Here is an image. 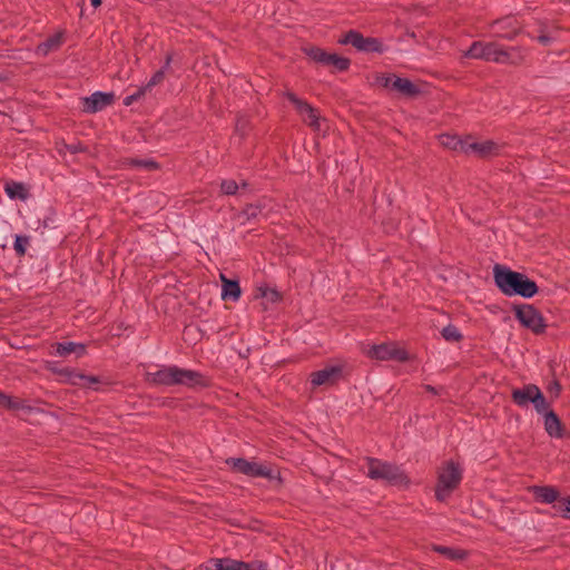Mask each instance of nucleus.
Listing matches in <instances>:
<instances>
[{"mask_svg": "<svg viewBox=\"0 0 570 570\" xmlns=\"http://www.w3.org/2000/svg\"><path fill=\"white\" fill-rule=\"evenodd\" d=\"M543 424L549 436L556 439L563 438L564 428L554 411L547 412L546 415H543Z\"/></svg>", "mask_w": 570, "mask_h": 570, "instance_id": "obj_20", "label": "nucleus"}, {"mask_svg": "<svg viewBox=\"0 0 570 570\" xmlns=\"http://www.w3.org/2000/svg\"><path fill=\"white\" fill-rule=\"evenodd\" d=\"M366 356L376 361H409L407 351L400 347L395 342L374 344L367 348Z\"/></svg>", "mask_w": 570, "mask_h": 570, "instance_id": "obj_8", "label": "nucleus"}, {"mask_svg": "<svg viewBox=\"0 0 570 570\" xmlns=\"http://www.w3.org/2000/svg\"><path fill=\"white\" fill-rule=\"evenodd\" d=\"M6 194L11 199L26 200L29 193L22 183L8 181L4 186Z\"/></svg>", "mask_w": 570, "mask_h": 570, "instance_id": "obj_25", "label": "nucleus"}, {"mask_svg": "<svg viewBox=\"0 0 570 570\" xmlns=\"http://www.w3.org/2000/svg\"><path fill=\"white\" fill-rule=\"evenodd\" d=\"M502 146L493 140H484L480 142H468L464 148L465 154H475L481 158H487L490 156H497L500 154Z\"/></svg>", "mask_w": 570, "mask_h": 570, "instance_id": "obj_15", "label": "nucleus"}, {"mask_svg": "<svg viewBox=\"0 0 570 570\" xmlns=\"http://www.w3.org/2000/svg\"><path fill=\"white\" fill-rule=\"evenodd\" d=\"M242 187H243V188H246V187H247V183H246V181H243V183H242Z\"/></svg>", "mask_w": 570, "mask_h": 570, "instance_id": "obj_47", "label": "nucleus"}, {"mask_svg": "<svg viewBox=\"0 0 570 570\" xmlns=\"http://www.w3.org/2000/svg\"><path fill=\"white\" fill-rule=\"evenodd\" d=\"M283 96L294 105L296 111L302 116L303 121L314 131L321 130V116L306 100L298 98L293 91H285Z\"/></svg>", "mask_w": 570, "mask_h": 570, "instance_id": "obj_9", "label": "nucleus"}, {"mask_svg": "<svg viewBox=\"0 0 570 570\" xmlns=\"http://www.w3.org/2000/svg\"><path fill=\"white\" fill-rule=\"evenodd\" d=\"M340 45H351L355 49L366 53H383L386 47L379 38L364 37L356 30L347 31L342 38L338 39Z\"/></svg>", "mask_w": 570, "mask_h": 570, "instance_id": "obj_7", "label": "nucleus"}, {"mask_svg": "<svg viewBox=\"0 0 570 570\" xmlns=\"http://www.w3.org/2000/svg\"><path fill=\"white\" fill-rule=\"evenodd\" d=\"M463 478V469L452 460L446 461L438 471L435 485V499L445 502L452 492L460 485Z\"/></svg>", "mask_w": 570, "mask_h": 570, "instance_id": "obj_3", "label": "nucleus"}, {"mask_svg": "<svg viewBox=\"0 0 570 570\" xmlns=\"http://www.w3.org/2000/svg\"><path fill=\"white\" fill-rule=\"evenodd\" d=\"M124 164L129 167L144 168L149 171L157 170L159 168V164L153 159L128 158Z\"/></svg>", "mask_w": 570, "mask_h": 570, "instance_id": "obj_30", "label": "nucleus"}, {"mask_svg": "<svg viewBox=\"0 0 570 570\" xmlns=\"http://www.w3.org/2000/svg\"><path fill=\"white\" fill-rule=\"evenodd\" d=\"M553 391H556V394L558 395L561 391V386L558 382L553 383Z\"/></svg>", "mask_w": 570, "mask_h": 570, "instance_id": "obj_45", "label": "nucleus"}, {"mask_svg": "<svg viewBox=\"0 0 570 570\" xmlns=\"http://www.w3.org/2000/svg\"><path fill=\"white\" fill-rule=\"evenodd\" d=\"M146 92H147L146 88H144V87L139 88L135 94L129 95L124 99V105L130 106L135 101L139 100Z\"/></svg>", "mask_w": 570, "mask_h": 570, "instance_id": "obj_41", "label": "nucleus"}, {"mask_svg": "<svg viewBox=\"0 0 570 570\" xmlns=\"http://www.w3.org/2000/svg\"><path fill=\"white\" fill-rule=\"evenodd\" d=\"M492 28H495V36L507 40H513L518 35L521 33V28L512 17H504L497 19L491 23Z\"/></svg>", "mask_w": 570, "mask_h": 570, "instance_id": "obj_14", "label": "nucleus"}, {"mask_svg": "<svg viewBox=\"0 0 570 570\" xmlns=\"http://www.w3.org/2000/svg\"><path fill=\"white\" fill-rule=\"evenodd\" d=\"M439 139L442 146L451 150H461L464 153V148L466 147V141L461 140L454 135H441Z\"/></svg>", "mask_w": 570, "mask_h": 570, "instance_id": "obj_28", "label": "nucleus"}, {"mask_svg": "<svg viewBox=\"0 0 570 570\" xmlns=\"http://www.w3.org/2000/svg\"><path fill=\"white\" fill-rule=\"evenodd\" d=\"M532 404L539 414L546 415L547 412L552 411L541 390L534 394Z\"/></svg>", "mask_w": 570, "mask_h": 570, "instance_id": "obj_32", "label": "nucleus"}, {"mask_svg": "<svg viewBox=\"0 0 570 570\" xmlns=\"http://www.w3.org/2000/svg\"><path fill=\"white\" fill-rule=\"evenodd\" d=\"M48 370L57 374L63 383H69L81 387H90L94 384L99 383V379L97 376L79 373L71 367H61L59 371H56L49 365Z\"/></svg>", "mask_w": 570, "mask_h": 570, "instance_id": "obj_11", "label": "nucleus"}, {"mask_svg": "<svg viewBox=\"0 0 570 570\" xmlns=\"http://www.w3.org/2000/svg\"><path fill=\"white\" fill-rule=\"evenodd\" d=\"M432 550L434 552H438V553L444 556L449 560H463L468 556L466 551H464L462 549H454V548L445 547V546L434 544L432 547Z\"/></svg>", "mask_w": 570, "mask_h": 570, "instance_id": "obj_26", "label": "nucleus"}, {"mask_svg": "<svg viewBox=\"0 0 570 570\" xmlns=\"http://www.w3.org/2000/svg\"><path fill=\"white\" fill-rule=\"evenodd\" d=\"M220 281H222V298L224 301L237 302L242 294L238 281L229 279L224 274H220Z\"/></svg>", "mask_w": 570, "mask_h": 570, "instance_id": "obj_22", "label": "nucleus"}, {"mask_svg": "<svg viewBox=\"0 0 570 570\" xmlns=\"http://www.w3.org/2000/svg\"><path fill=\"white\" fill-rule=\"evenodd\" d=\"M534 500L540 503H557L560 500V492L552 485H533L530 488Z\"/></svg>", "mask_w": 570, "mask_h": 570, "instance_id": "obj_18", "label": "nucleus"}, {"mask_svg": "<svg viewBox=\"0 0 570 570\" xmlns=\"http://www.w3.org/2000/svg\"><path fill=\"white\" fill-rule=\"evenodd\" d=\"M500 46L501 45L494 41H474L472 42L470 48L464 52V57L497 63V61L500 60V58L498 57Z\"/></svg>", "mask_w": 570, "mask_h": 570, "instance_id": "obj_10", "label": "nucleus"}, {"mask_svg": "<svg viewBox=\"0 0 570 570\" xmlns=\"http://www.w3.org/2000/svg\"><path fill=\"white\" fill-rule=\"evenodd\" d=\"M30 245V237L27 235H17L13 244L16 255L23 257L27 253V248Z\"/></svg>", "mask_w": 570, "mask_h": 570, "instance_id": "obj_34", "label": "nucleus"}, {"mask_svg": "<svg viewBox=\"0 0 570 570\" xmlns=\"http://www.w3.org/2000/svg\"><path fill=\"white\" fill-rule=\"evenodd\" d=\"M226 464L233 471L250 478H265L282 482L281 473L278 471H274L268 464L248 461L244 458H229L226 460Z\"/></svg>", "mask_w": 570, "mask_h": 570, "instance_id": "obj_5", "label": "nucleus"}, {"mask_svg": "<svg viewBox=\"0 0 570 570\" xmlns=\"http://www.w3.org/2000/svg\"><path fill=\"white\" fill-rule=\"evenodd\" d=\"M396 75L394 73H376L375 75V82L376 85L391 89L392 90V83L393 80H395Z\"/></svg>", "mask_w": 570, "mask_h": 570, "instance_id": "obj_38", "label": "nucleus"}, {"mask_svg": "<svg viewBox=\"0 0 570 570\" xmlns=\"http://www.w3.org/2000/svg\"><path fill=\"white\" fill-rule=\"evenodd\" d=\"M63 42L62 32H58L51 37H49L46 41L39 43L37 46L36 52L39 56H47L49 52L55 51L60 48Z\"/></svg>", "mask_w": 570, "mask_h": 570, "instance_id": "obj_23", "label": "nucleus"}, {"mask_svg": "<svg viewBox=\"0 0 570 570\" xmlns=\"http://www.w3.org/2000/svg\"><path fill=\"white\" fill-rule=\"evenodd\" d=\"M392 90L407 98H414L421 94V89L419 88L417 85H415L407 78L399 76H396L395 80H393Z\"/></svg>", "mask_w": 570, "mask_h": 570, "instance_id": "obj_21", "label": "nucleus"}, {"mask_svg": "<svg viewBox=\"0 0 570 570\" xmlns=\"http://www.w3.org/2000/svg\"><path fill=\"white\" fill-rule=\"evenodd\" d=\"M238 188H239V186L236 183V180H234V179H224L220 183V191L227 196L236 195L238 191Z\"/></svg>", "mask_w": 570, "mask_h": 570, "instance_id": "obj_39", "label": "nucleus"}, {"mask_svg": "<svg viewBox=\"0 0 570 570\" xmlns=\"http://www.w3.org/2000/svg\"><path fill=\"white\" fill-rule=\"evenodd\" d=\"M540 389L535 384H527L521 389H513L511 393V399L514 404L520 407H527L534 400V394L538 393Z\"/></svg>", "mask_w": 570, "mask_h": 570, "instance_id": "obj_19", "label": "nucleus"}, {"mask_svg": "<svg viewBox=\"0 0 570 570\" xmlns=\"http://www.w3.org/2000/svg\"><path fill=\"white\" fill-rule=\"evenodd\" d=\"M351 60L345 57H341L336 53H331L328 58V66L335 67L338 71H345L350 68Z\"/></svg>", "mask_w": 570, "mask_h": 570, "instance_id": "obj_35", "label": "nucleus"}, {"mask_svg": "<svg viewBox=\"0 0 570 570\" xmlns=\"http://www.w3.org/2000/svg\"><path fill=\"white\" fill-rule=\"evenodd\" d=\"M170 62H171V56L168 55L166 57V61H165V65L161 69H159L158 71H156L151 78L148 80V82L144 86V88H146V90H150L153 87L159 85L160 82H163V80L165 79V72L166 70L169 68L170 66Z\"/></svg>", "mask_w": 570, "mask_h": 570, "instance_id": "obj_29", "label": "nucleus"}, {"mask_svg": "<svg viewBox=\"0 0 570 570\" xmlns=\"http://www.w3.org/2000/svg\"><path fill=\"white\" fill-rule=\"evenodd\" d=\"M256 297H263L266 298L271 303L278 302L281 299L279 293L274 289L269 288L267 286H261L257 288Z\"/></svg>", "mask_w": 570, "mask_h": 570, "instance_id": "obj_36", "label": "nucleus"}, {"mask_svg": "<svg viewBox=\"0 0 570 570\" xmlns=\"http://www.w3.org/2000/svg\"><path fill=\"white\" fill-rule=\"evenodd\" d=\"M367 476L376 481H385L392 485L409 484L407 475L400 466L375 458H367Z\"/></svg>", "mask_w": 570, "mask_h": 570, "instance_id": "obj_4", "label": "nucleus"}, {"mask_svg": "<svg viewBox=\"0 0 570 570\" xmlns=\"http://www.w3.org/2000/svg\"><path fill=\"white\" fill-rule=\"evenodd\" d=\"M493 277L498 288L510 297L521 296L523 298H531L539 291L537 283L530 279L525 274L512 271L499 264L493 267Z\"/></svg>", "mask_w": 570, "mask_h": 570, "instance_id": "obj_1", "label": "nucleus"}, {"mask_svg": "<svg viewBox=\"0 0 570 570\" xmlns=\"http://www.w3.org/2000/svg\"><path fill=\"white\" fill-rule=\"evenodd\" d=\"M424 389H425L428 392L432 393V394H436V393H438V392H436V389H435L434 386H432V385H425V386H424Z\"/></svg>", "mask_w": 570, "mask_h": 570, "instance_id": "obj_44", "label": "nucleus"}, {"mask_svg": "<svg viewBox=\"0 0 570 570\" xmlns=\"http://www.w3.org/2000/svg\"><path fill=\"white\" fill-rule=\"evenodd\" d=\"M67 149H68L71 154H77L78 151H81V150H82V148L80 147V144L68 145V146H67Z\"/></svg>", "mask_w": 570, "mask_h": 570, "instance_id": "obj_43", "label": "nucleus"}, {"mask_svg": "<svg viewBox=\"0 0 570 570\" xmlns=\"http://www.w3.org/2000/svg\"><path fill=\"white\" fill-rule=\"evenodd\" d=\"M498 57L500 60L497 63H508L513 66H519L523 63L527 57V49L523 47H503L500 46Z\"/></svg>", "mask_w": 570, "mask_h": 570, "instance_id": "obj_17", "label": "nucleus"}, {"mask_svg": "<svg viewBox=\"0 0 570 570\" xmlns=\"http://www.w3.org/2000/svg\"><path fill=\"white\" fill-rule=\"evenodd\" d=\"M210 563L214 570H266L261 562H243L228 558L212 559Z\"/></svg>", "mask_w": 570, "mask_h": 570, "instance_id": "obj_13", "label": "nucleus"}, {"mask_svg": "<svg viewBox=\"0 0 570 570\" xmlns=\"http://www.w3.org/2000/svg\"><path fill=\"white\" fill-rule=\"evenodd\" d=\"M515 318L520 324L533 332L534 334H542L546 332L547 324L543 315L531 304L513 305Z\"/></svg>", "mask_w": 570, "mask_h": 570, "instance_id": "obj_6", "label": "nucleus"}, {"mask_svg": "<svg viewBox=\"0 0 570 570\" xmlns=\"http://www.w3.org/2000/svg\"><path fill=\"white\" fill-rule=\"evenodd\" d=\"M115 100L114 92L96 91L88 97L82 98L83 111L96 114L112 105Z\"/></svg>", "mask_w": 570, "mask_h": 570, "instance_id": "obj_12", "label": "nucleus"}, {"mask_svg": "<svg viewBox=\"0 0 570 570\" xmlns=\"http://www.w3.org/2000/svg\"><path fill=\"white\" fill-rule=\"evenodd\" d=\"M342 376V367L338 365L327 366L311 374V383L314 386L334 384Z\"/></svg>", "mask_w": 570, "mask_h": 570, "instance_id": "obj_16", "label": "nucleus"}, {"mask_svg": "<svg viewBox=\"0 0 570 570\" xmlns=\"http://www.w3.org/2000/svg\"><path fill=\"white\" fill-rule=\"evenodd\" d=\"M304 53L309 57L313 61L323 66H328L330 55L324 49L315 46L306 47L303 49Z\"/></svg>", "mask_w": 570, "mask_h": 570, "instance_id": "obj_27", "label": "nucleus"}, {"mask_svg": "<svg viewBox=\"0 0 570 570\" xmlns=\"http://www.w3.org/2000/svg\"><path fill=\"white\" fill-rule=\"evenodd\" d=\"M539 31L540 35L538 36L537 40L543 46L550 45L552 42V38L546 33V26L542 24Z\"/></svg>", "mask_w": 570, "mask_h": 570, "instance_id": "obj_42", "label": "nucleus"}, {"mask_svg": "<svg viewBox=\"0 0 570 570\" xmlns=\"http://www.w3.org/2000/svg\"><path fill=\"white\" fill-rule=\"evenodd\" d=\"M146 381L154 385H185L188 387L206 386L204 376L193 370L180 368L176 365L163 366L155 372L146 373Z\"/></svg>", "mask_w": 570, "mask_h": 570, "instance_id": "obj_2", "label": "nucleus"}, {"mask_svg": "<svg viewBox=\"0 0 570 570\" xmlns=\"http://www.w3.org/2000/svg\"><path fill=\"white\" fill-rule=\"evenodd\" d=\"M56 352L60 356H67L71 353H76L77 356H82L86 353V347L80 343L63 342L56 344Z\"/></svg>", "mask_w": 570, "mask_h": 570, "instance_id": "obj_24", "label": "nucleus"}, {"mask_svg": "<svg viewBox=\"0 0 570 570\" xmlns=\"http://www.w3.org/2000/svg\"><path fill=\"white\" fill-rule=\"evenodd\" d=\"M441 335L448 342H460L463 338L459 328L453 324H449L443 327Z\"/></svg>", "mask_w": 570, "mask_h": 570, "instance_id": "obj_33", "label": "nucleus"}, {"mask_svg": "<svg viewBox=\"0 0 570 570\" xmlns=\"http://www.w3.org/2000/svg\"><path fill=\"white\" fill-rule=\"evenodd\" d=\"M263 206L261 204H249L243 209V214L247 219L256 218L262 213Z\"/></svg>", "mask_w": 570, "mask_h": 570, "instance_id": "obj_40", "label": "nucleus"}, {"mask_svg": "<svg viewBox=\"0 0 570 570\" xmlns=\"http://www.w3.org/2000/svg\"><path fill=\"white\" fill-rule=\"evenodd\" d=\"M553 509L562 518L570 519V495L561 498L556 504H553Z\"/></svg>", "mask_w": 570, "mask_h": 570, "instance_id": "obj_37", "label": "nucleus"}, {"mask_svg": "<svg viewBox=\"0 0 570 570\" xmlns=\"http://www.w3.org/2000/svg\"><path fill=\"white\" fill-rule=\"evenodd\" d=\"M0 407L7 410H21L24 409V405L20 400L9 396L0 391Z\"/></svg>", "mask_w": 570, "mask_h": 570, "instance_id": "obj_31", "label": "nucleus"}, {"mask_svg": "<svg viewBox=\"0 0 570 570\" xmlns=\"http://www.w3.org/2000/svg\"><path fill=\"white\" fill-rule=\"evenodd\" d=\"M94 8H98L101 4V0H90Z\"/></svg>", "mask_w": 570, "mask_h": 570, "instance_id": "obj_46", "label": "nucleus"}]
</instances>
